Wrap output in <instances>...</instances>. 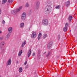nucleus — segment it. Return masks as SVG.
I'll use <instances>...</instances> for the list:
<instances>
[{"mask_svg":"<svg viewBox=\"0 0 77 77\" xmlns=\"http://www.w3.org/2000/svg\"><path fill=\"white\" fill-rule=\"evenodd\" d=\"M52 8L50 5H48L47 6L46 8H45V12H47L48 14H50V11H51Z\"/></svg>","mask_w":77,"mask_h":77,"instance_id":"obj_1","label":"nucleus"},{"mask_svg":"<svg viewBox=\"0 0 77 77\" xmlns=\"http://www.w3.org/2000/svg\"><path fill=\"white\" fill-rule=\"evenodd\" d=\"M22 8L23 7L22 6H21L19 7V9H17V10H15L12 11H11V12L12 14H17V12H19V11H20V9H22Z\"/></svg>","mask_w":77,"mask_h":77,"instance_id":"obj_2","label":"nucleus"},{"mask_svg":"<svg viewBox=\"0 0 77 77\" xmlns=\"http://www.w3.org/2000/svg\"><path fill=\"white\" fill-rule=\"evenodd\" d=\"M36 36H37L36 32H32L31 37L32 39H35L36 37Z\"/></svg>","mask_w":77,"mask_h":77,"instance_id":"obj_3","label":"nucleus"},{"mask_svg":"<svg viewBox=\"0 0 77 77\" xmlns=\"http://www.w3.org/2000/svg\"><path fill=\"white\" fill-rule=\"evenodd\" d=\"M42 23L45 26H47L48 24V20L47 19H44L42 21Z\"/></svg>","mask_w":77,"mask_h":77,"instance_id":"obj_4","label":"nucleus"},{"mask_svg":"<svg viewBox=\"0 0 77 77\" xmlns=\"http://www.w3.org/2000/svg\"><path fill=\"white\" fill-rule=\"evenodd\" d=\"M26 13L24 12L23 13L21 16V19L22 20H25V18H26Z\"/></svg>","mask_w":77,"mask_h":77,"instance_id":"obj_5","label":"nucleus"},{"mask_svg":"<svg viewBox=\"0 0 77 77\" xmlns=\"http://www.w3.org/2000/svg\"><path fill=\"white\" fill-rule=\"evenodd\" d=\"M52 44H53V43L52 42H50L48 45V49H50L52 47Z\"/></svg>","mask_w":77,"mask_h":77,"instance_id":"obj_6","label":"nucleus"},{"mask_svg":"<svg viewBox=\"0 0 77 77\" xmlns=\"http://www.w3.org/2000/svg\"><path fill=\"white\" fill-rule=\"evenodd\" d=\"M70 5V1H67L66 2L65 5L66 7H68V6H69Z\"/></svg>","mask_w":77,"mask_h":77,"instance_id":"obj_7","label":"nucleus"},{"mask_svg":"<svg viewBox=\"0 0 77 77\" xmlns=\"http://www.w3.org/2000/svg\"><path fill=\"white\" fill-rule=\"evenodd\" d=\"M8 32L9 33H11V32H12V27H10L8 29Z\"/></svg>","mask_w":77,"mask_h":77,"instance_id":"obj_8","label":"nucleus"},{"mask_svg":"<svg viewBox=\"0 0 77 77\" xmlns=\"http://www.w3.org/2000/svg\"><path fill=\"white\" fill-rule=\"evenodd\" d=\"M11 64V60L9 59L7 63V66H8V65H10Z\"/></svg>","mask_w":77,"mask_h":77,"instance_id":"obj_9","label":"nucleus"},{"mask_svg":"<svg viewBox=\"0 0 77 77\" xmlns=\"http://www.w3.org/2000/svg\"><path fill=\"white\" fill-rule=\"evenodd\" d=\"M42 36V34L41 33H39L38 35V40H39L41 38V36Z\"/></svg>","mask_w":77,"mask_h":77,"instance_id":"obj_10","label":"nucleus"},{"mask_svg":"<svg viewBox=\"0 0 77 77\" xmlns=\"http://www.w3.org/2000/svg\"><path fill=\"white\" fill-rule=\"evenodd\" d=\"M5 44V42H2L0 45V47H3L4 46V45Z\"/></svg>","mask_w":77,"mask_h":77,"instance_id":"obj_11","label":"nucleus"},{"mask_svg":"<svg viewBox=\"0 0 77 77\" xmlns=\"http://www.w3.org/2000/svg\"><path fill=\"white\" fill-rule=\"evenodd\" d=\"M31 53H32V50H29L28 53V57H29V56H30Z\"/></svg>","mask_w":77,"mask_h":77,"instance_id":"obj_12","label":"nucleus"},{"mask_svg":"<svg viewBox=\"0 0 77 77\" xmlns=\"http://www.w3.org/2000/svg\"><path fill=\"white\" fill-rule=\"evenodd\" d=\"M39 2H38L36 4V8L38 9V8H39Z\"/></svg>","mask_w":77,"mask_h":77,"instance_id":"obj_13","label":"nucleus"},{"mask_svg":"<svg viewBox=\"0 0 77 77\" xmlns=\"http://www.w3.org/2000/svg\"><path fill=\"white\" fill-rule=\"evenodd\" d=\"M26 42L25 41L24 42H23V43L22 44V45L21 47H23L25 45H26Z\"/></svg>","mask_w":77,"mask_h":77,"instance_id":"obj_14","label":"nucleus"},{"mask_svg":"<svg viewBox=\"0 0 77 77\" xmlns=\"http://www.w3.org/2000/svg\"><path fill=\"white\" fill-rule=\"evenodd\" d=\"M7 2V0H2V4H5Z\"/></svg>","mask_w":77,"mask_h":77,"instance_id":"obj_15","label":"nucleus"},{"mask_svg":"<svg viewBox=\"0 0 77 77\" xmlns=\"http://www.w3.org/2000/svg\"><path fill=\"white\" fill-rule=\"evenodd\" d=\"M67 29H68V28L65 27L63 29V31H64V32H66V31H67Z\"/></svg>","mask_w":77,"mask_h":77,"instance_id":"obj_16","label":"nucleus"},{"mask_svg":"<svg viewBox=\"0 0 77 77\" xmlns=\"http://www.w3.org/2000/svg\"><path fill=\"white\" fill-rule=\"evenodd\" d=\"M69 26V24L68 23H65V27H66L67 28H68Z\"/></svg>","mask_w":77,"mask_h":77,"instance_id":"obj_17","label":"nucleus"},{"mask_svg":"<svg viewBox=\"0 0 77 77\" xmlns=\"http://www.w3.org/2000/svg\"><path fill=\"white\" fill-rule=\"evenodd\" d=\"M24 24L23 23H21L20 25V27H23Z\"/></svg>","mask_w":77,"mask_h":77,"instance_id":"obj_18","label":"nucleus"},{"mask_svg":"<svg viewBox=\"0 0 77 77\" xmlns=\"http://www.w3.org/2000/svg\"><path fill=\"white\" fill-rule=\"evenodd\" d=\"M19 72H21L23 71V68L21 67L19 69Z\"/></svg>","mask_w":77,"mask_h":77,"instance_id":"obj_19","label":"nucleus"},{"mask_svg":"<svg viewBox=\"0 0 77 77\" xmlns=\"http://www.w3.org/2000/svg\"><path fill=\"white\" fill-rule=\"evenodd\" d=\"M22 50H21L19 51L18 54L19 56H20L21 55V54H22Z\"/></svg>","mask_w":77,"mask_h":77,"instance_id":"obj_20","label":"nucleus"},{"mask_svg":"<svg viewBox=\"0 0 77 77\" xmlns=\"http://www.w3.org/2000/svg\"><path fill=\"white\" fill-rule=\"evenodd\" d=\"M72 16H70L69 17V21H71L72 20Z\"/></svg>","mask_w":77,"mask_h":77,"instance_id":"obj_21","label":"nucleus"},{"mask_svg":"<svg viewBox=\"0 0 77 77\" xmlns=\"http://www.w3.org/2000/svg\"><path fill=\"white\" fill-rule=\"evenodd\" d=\"M10 33H9L7 34V38L8 39L9 38V37H10V35H11V34Z\"/></svg>","mask_w":77,"mask_h":77,"instance_id":"obj_22","label":"nucleus"},{"mask_svg":"<svg viewBox=\"0 0 77 77\" xmlns=\"http://www.w3.org/2000/svg\"><path fill=\"white\" fill-rule=\"evenodd\" d=\"M46 37H47V34H45L43 37V38H44V39H45V38H46Z\"/></svg>","mask_w":77,"mask_h":77,"instance_id":"obj_23","label":"nucleus"},{"mask_svg":"<svg viewBox=\"0 0 77 77\" xmlns=\"http://www.w3.org/2000/svg\"><path fill=\"white\" fill-rule=\"evenodd\" d=\"M60 35H58L57 37V39L58 40L60 39Z\"/></svg>","mask_w":77,"mask_h":77,"instance_id":"obj_24","label":"nucleus"},{"mask_svg":"<svg viewBox=\"0 0 77 77\" xmlns=\"http://www.w3.org/2000/svg\"><path fill=\"white\" fill-rule=\"evenodd\" d=\"M60 5H58L56 7V9H60Z\"/></svg>","mask_w":77,"mask_h":77,"instance_id":"obj_25","label":"nucleus"},{"mask_svg":"<svg viewBox=\"0 0 77 77\" xmlns=\"http://www.w3.org/2000/svg\"><path fill=\"white\" fill-rule=\"evenodd\" d=\"M26 8L29 7V4L28 3H26Z\"/></svg>","mask_w":77,"mask_h":77,"instance_id":"obj_26","label":"nucleus"},{"mask_svg":"<svg viewBox=\"0 0 77 77\" xmlns=\"http://www.w3.org/2000/svg\"><path fill=\"white\" fill-rule=\"evenodd\" d=\"M13 1V0H9L8 2H9V3H12V2Z\"/></svg>","mask_w":77,"mask_h":77,"instance_id":"obj_27","label":"nucleus"},{"mask_svg":"<svg viewBox=\"0 0 77 77\" xmlns=\"http://www.w3.org/2000/svg\"><path fill=\"white\" fill-rule=\"evenodd\" d=\"M2 24H5V20H3L2 21Z\"/></svg>","mask_w":77,"mask_h":77,"instance_id":"obj_28","label":"nucleus"},{"mask_svg":"<svg viewBox=\"0 0 77 77\" xmlns=\"http://www.w3.org/2000/svg\"><path fill=\"white\" fill-rule=\"evenodd\" d=\"M51 3V2H50V1H48L47 2V4H50V3Z\"/></svg>","mask_w":77,"mask_h":77,"instance_id":"obj_29","label":"nucleus"},{"mask_svg":"<svg viewBox=\"0 0 77 77\" xmlns=\"http://www.w3.org/2000/svg\"><path fill=\"white\" fill-rule=\"evenodd\" d=\"M27 61H26V62L24 63V65H26V64H27Z\"/></svg>","mask_w":77,"mask_h":77,"instance_id":"obj_30","label":"nucleus"},{"mask_svg":"<svg viewBox=\"0 0 77 77\" xmlns=\"http://www.w3.org/2000/svg\"><path fill=\"white\" fill-rule=\"evenodd\" d=\"M3 37L0 38V40H3Z\"/></svg>","mask_w":77,"mask_h":77,"instance_id":"obj_31","label":"nucleus"},{"mask_svg":"<svg viewBox=\"0 0 77 77\" xmlns=\"http://www.w3.org/2000/svg\"><path fill=\"white\" fill-rule=\"evenodd\" d=\"M35 54V53H33L32 54V56H34V55Z\"/></svg>","mask_w":77,"mask_h":77,"instance_id":"obj_32","label":"nucleus"},{"mask_svg":"<svg viewBox=\"0 0 77 77\" xmlns=\"http://www.w3.org/2000/svg\"><path fill=\"white\" fill-rule=\"evenodd\" d=\"M2 13V11H1V9H0V14H1Z\"/></svg>","mask_w":77,"mask_h":77,"instance_id":"obj_33","label":"nucleus"},{"mask_svg":"<svg viewBox=\"0 0 77 77\" xmlns=\"http://www.w3.org/2000/svg\"><path fill=\"white\" fill-rule=\"evenodd\" d=\"M17 63H18V61H17Z\"/></svg>","mask_w":77,"mask_h":77,"instance_id":"obj_34","label":"nucleus"},{"mask_svg":"<svg viewBox=\"0 0 77 77\" xmlns=\"http://www.w3.org/2000/svg\"><path fill=\"white\" fill-rule=\"evenodd\" d=\"M40 53V51H38V53H39V54Z\"/></svg>","mask_w":77,"mask_h":77,"instance_id":"obj_35","label":"nucleus"},{"mask_svg":"<svg viewBox=\"0 0 77 77\" xmlns=\"http://www.w3.org/2000/svg\"><path fill=\"white\" fill-rule=\"evenodd\" d=\"M49 55V54H48V55H47V56H48Z\"/></svg>","mask_w":77,"mask_h":77,"instance_id":"obj_36","label":"nucleus"},{"mask_svg":"<svg viewBox=\"0 0 77 77\" xmlns=\"http://www.w3.org/2000/svg\"><path fill=\"white\" fill-rule=\"evenodd\" d=\"M38 57H40V55L39 54V55L38 56Z\"/></svg>","mask_w":77,"mask_h":77,"instance_id":"obj_37","label":"nucleus"},{"mask_svg":"<svg viewBox=\"0 0 77 77\" xmlns=\"http://www.w3.org/2000/svg\"><path fill=\"white\" fill-rule=\"evenodd\" d=\"M1 31H0V33H1Z\"/></svg>","mask_w":77,"mask_h":77,"instance_id":"obj_38","label":"nucleus"},{"mask_svg":"<svg viewBox=\"0 0 77 77\" xmlns=\"http://www.w3.org/2000/svg\"><path fill=\"white\" fill-rule=\"evenodd\" d=\"M1 2V1H0V3Z\"/></svg>","mask_w":77,"mask_h":77,"instance_id":"obj_39","label":"nucleus"},{"mask_svg":"<svg viewBox=\"0 0 77 77\" xmlns=\"http://www.w3.org/2000/svg\"><path fill=\"white\" fill-rule=\"evenodd\" d=\"M45 52L44 54H45Z\"/></svg>","mask_w":77,"mask_h":77,"instance_id":"obj_40","label":"nucleus"}]
</instances>
